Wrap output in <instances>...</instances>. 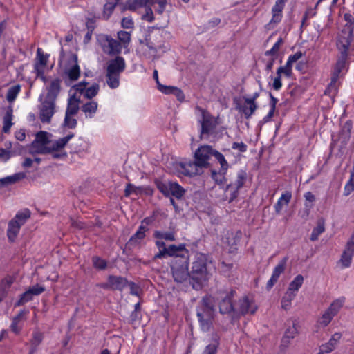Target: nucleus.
<instances>
[{
    "label": "nucleus",
    "mask_w": 354,
    "mask_h": 354,
    "mask_svg": "<svg viewBox=\"0 0 354 354\" xmlns=\"http://www.w3.org/2000/svg\"><path fill=\"white\" fill-rule=\"evenodd\" d=\"M62 82L59 77H55L39 97L41 102L39 107V119L42 123H50L56 112V100L62 90Z\"/></svg>",
    "instance_id": "nucleus-1"
},
{
    "label": "nucleus",
    "mask_w": 354,
    "mask_h": 354,
    "mask_svg": "<svg viewBox=\"0 0 354 354\" xmlns=\"http://www.w3.org/2000/svg\"><path fill=\"white\" fill-rule=\"evenodd\" d=\"M212 263L207 254L197 252L191 263L190 285L196 290L201 289L205 283L210 278V274L207 269L208 263Z\"/></svg>",
    "instance_id": "nucleus-2"
},
{
    "label": "nucleus",
    "mask_w": 354,
    "mask_h": 354,
    "mask_svg": "<svg viewBox=\"0 0 354 354\" xmlns=\"http://www.w3.org/2000/svg\"><path fill=\"white\" fill-rule=\"evenodd\" d=\"M171 257L172 259L169 266L174 281L177 283H183L189 281L190 283L189 250L186 245Z\"/></svg>",
    "instance_id": "nucleus-3"
},
{
    "label": "nucleus",
    "mask_w": 354,
    "mask_h": 354,
    "mask_svg": "<svg viewBox=\"0 0 354 354\" xmlns=\"http://www.w3.org/2000/svg\"><path fill=\"white\" fill-rule=\"evenodd\" d=\"M31 212L28 209L18 212L8 224L7 236L10 242H14L22 225L30 218Z\"/></svg>",
    "instance_id": "nucleus-4"
},
{
    "label": "nucleus",
    "mask_w": 354,
    "mask_h": 354,
    "mask_svg": "<svg viewBox=\"0 0 354 354\" xmlns=\"http://www.w3.org/2000/svg\"><path fill=\"white\" fill-rule=\"evenodd\" d=\"M74 136L73 133H70L66 136L57 140H51L48 148H44L41 152L44 154L51 153L53 158L55 159L66 158L67 156V153L64 150V148Z\"/></svg>",
    "instance_id": "nucleus-5"
},
{
    "label": "nucleus",
    "mask_w": 354,
    "mask_h": 354,
    "mask_svg": "<svg viewBox=\"0 0 354 354\" xmlns=\"http://www.w3.org/2000/svg\"><path fill=\"white\" fill-rule=\"evenodd\" d=\"M196 109L201 113V118L198 120V122L201 124V137L209 136L213 134L218 124V118L200 106H196Z\"/></svg>",
    "instance_id": "nucleus-6"
},
{
    "label": "nucleus",
    "mask_w": 354,
    "mask_h": 354,
    "mask_svg": "<svg viewBox=\"0 0 354 354\" xmlns=\"http://www.w3.org/2000/svg\"><path fill=\"white\" fill-rule=\"evenodd\" d=\"M351 45L348 41L343 40L342 41H337V48L340 53L337 61L333 68L331 75L340 77L341 73L345 71L346 72L348 68V51Z\"/></svg>",
    "instance_id": "nucleus-7"
},
{
    "label": "nucleus",
    "mask_w": 354,
    "mask_h": 354,
    "mask_svg": "<svg viewBox=\"0 0 354 354\" xmlns=\"http://www.w3.org/2000/svg\"><path fill=\"white\" fill-rule=\"evenodd\" d=\"M235 295L236 291L233 289L220 290L216 292L220 313L229 314L234 311L233 299Z\"/></svg>",
    "instance_id": "nucleus-8"
},
{
    "label": "nucleus",
    "mask_w": 354,
    "mask_h": 354,
    "mask_svg": "<svg viewBox=\"0 0 354 354\" xmlns=\"http://www.w3.org/2000/svg\"><path fill=\"white\" fill-rule=\"evenodd\" d=\"M155 245L159 251L153 257L152 260L153 261H156L158 259L166 258L167 257H171V256L176 255V253L178 252L181 248H183L185 244H171L167 247L163 240L156 239Z\"/></svg>",
    "instance_id": "nucleus-9"
},
{
    "label": "nucleus",
    "mask_w": 354,
    "mask_h": 354,
    "mask_svg": "<svg viewBox=\"0 0 354 354\" xmlns=\"http://www.w3.org/2000/svg\"><path fill=\"white\" fill-rule=\"evenodd\" d=\"M248 178V174L245 170L240 169L236 174V178L235 180L226 187L225 192H230V197L228 203H232L239 194V189H241Z\"/></svg>",
    "instance_id": "nucleus-10"
},
{
    "label": "nucleus",
    "mask_w": 354,
    "mask_h": 354,
    "mask_svg": "<svg viewBox=\"0 0 354 354\" xmlns=\"http://www.w3.org/2000/svg\"><path fill=\"white\" fill-rule=\"evenodd\" d=\"M215 149L209 145L200 146L194 153V158L198 162V165L204 168H208L210 166L209 160L213 157Z\"/></svg>",
    "instance_id": "nucleus-11"
},
{
    "label": "nucleus",
    "mask_w": 354,
    "mask_h": 354,
    "mask_svg": "<svg viewBox=\"0 0 354 354\" xmlns=\"http://www.w3.org/2000/svg\"><path fill=\"white\" fill-rule=\"evenodd\" d=\"M128 283L129 281L124 277L109 275L107 282L100 284V287L104 290L122 291Z\"/></svg>",
    "instance_id": "nucleus-12"
},
{
    "label": "nucleus",
    "mask_w": 354,
    "mask_h": 354,
    "mask_svg": "<svg viewBox=\"0 0 354 354\" xmlns=\"http://www.w3.org/2000/svg\"><path fill=\"white\" fill-rule=\"evenodd\" d=\"M344 19L346 24L337 41L346 40L351 45L354 31V17L351 13L346 12L344 15Z\"/></svg>",
    "instance_id": "nucleus-13"
},
{
    "label": "nucleus",
    "mask_w": 354,
    "mask_h": 354,
    "mask_svg": "<svg viewBox=\"0 0 354 354\" xmlns=\"http://www.w3.org/2000/svg\"><path fill=\"white\" fill-rule=\"evenodd\" d=\"M354 256V232L347 241L345 248L341 255L339 262L341 263L342 268H349L352 263L353 257Z\"/></svg>",
    "instance_id": "nucleus-14"
},
{
    "label": "nucleus",
    "mask_w": 354,
    "mask_h": 354,
    "mask_svg": "<svg viewBox=\"0 0 354 354\" xmlns=\"http://www.w3.org/2000/svg\"><path fill=\"white\" fill-rule=\"evenodd\" d=\"M50 136L51 134L47 131H40L35 135V139L32 142V147L35 152L39 154H44L41 151L44 148H48L50 143Z\"/></svg>",
    "instance_id": "nucleus-15"
},
{
    "label": "nucleus",
    "mask_w": 354,
    "mask_h": 354,
    "mask_svg": "<svg viewBox=\"0 0 354 354\" xmlns=\"http://www.w3.org/2000/svg\"><path fill=\"white\" fill-rule=\"evenodd\" d=\"M179 167L180 172L187 176L198 175L203 171V168L201 165H198V162L195 158L193 161L189 160L180 162Z\"/></svg>",
    "instance_id": "nucleus-16"
},
{
    "label": "nucleus",
    "mask_w": 354,
    "mask_h": 354,
    "mask_svg": "<svg viewBox=\"0 0 354 354\" xmlns=\"http://www.w3.org/2000/svg\"><path fill=\"white\" fill-rule=\"evenodd\" d=\"M103 51L110 55H118L121 53L122 45L119 41L106 35L104 44H102Z\"/></svg>",
    "instance_id": "nucleus-17"
},
{
    "label": "nucleus",
    "mask_w": 354,
    "mask_h": 354,
    "mask_svg": "<svg viewBox=\"0 0 354 354\" xmlns=\"http://www.w3.org/2000/svg\"><path fill=\"white\" fill-rule=\"evenodd\" d=\"M126 68V62L124 57L116 56L107 63L106 72L120 75Z\"/></svg>",
    "instance_id": "nucleus-18"
},
{
    "label": "nucleus",
    "mask_w": 354,
    "mask_h": 354,
    "mask_svg": "<svg viewBox=\"0 0 354 354\" xmlns=\"http://www.w3.org/2000/svg\"><path fill=\"white\" fill-rule=\"evenodd\" d=\"M216 301V296L213 297L211 295L204 296L201 301V306L197 309V312L214 314V307Z\"/></svg>",
    "instance_id": "nucleus-19"
},
{
    "label": "nucleus",
    "mask_w": 354,
    "mask_h": 354,
    "mask_svg": "<svg viewBox=\"0 0 354 354\" xmlns=\"http://www.w3.org/2000/svg\"><path fill=\"white\" fill-rule=\"evenodd\" d=\"M257 310V306L252 301L249 299L248 297H244L239 300V312L240 314L245 315L246 314L253 315Z\"/></svg>",
    "instance_id": "nucleus-20"
},
{
    "label": "nucleus",
    "mask_w": 354,
    "mask_h": 354,
    "mask_svg": "<svg viewBox=\"0 0 354 354\" xmlns=\"http://www.w3.org/2000/svg\"><path fill=\"white\" fill-rule=\"evenodd\" d=\"M196 315L201 329L204 332L209 331L213 325L214 314L197 312Z\"/></svg>",
    "instance_id": "nucleus-21"
},
{
    "label": "nucleus",
    "mask_w": 354,
    "mask_h": 354,
    "mask_svg": "<svg viewBox=\"0 0 354 354\" xmlns=\"http://www.w3.org/2000/svg\"><path fill=\"white\" fill-rule=\"evenodd\" d=\"M158 89L163 94L174 95L179 102H183L185 100L184 93L176 86H165L161 84L158 85Z\"/></svg>",
    "instance_id": "nucleus-22"
},
{
    "label": "nucleus",
    "mask_w": 354,
    "mask_h": 354,
    "mask_svg": "<svg viewBox=\"0 0 354 354\" xmlns=\"http://www.w3.org/2000/svg\"><path fill=\"white\" fill-rule=\"evenodd\" d=\"M44 337V333L39 331L38 329L32 332V338L30 341V348L28 354H35L37 352L38 346L42 342Z\"/></svg>",
    "instance_id": "nucleus-23"
},
{
    "label": "nucleus",
    "mask_w": 354,
    "mask_h": 354,
    "mask_svg": "<svg viewBox=\"0 0 354 354\" xmlns=\"http://www.w3.org/2000/svg\"><path fill=\"white\" fill-rule=\"evenodd\" d=\"M220 339L218 333H214L209 344L205 347L203 354H216L220 345Z\"/></svg>",
    "instance_id": "nucleus-24"
},
{
    "label": "nucleus",
    "mask_w": 354,
    "mask_h": 354,
    "mask_svg": "<svg viewBox=\"0 0 354 354\" xmlns=\"http://www.w3.org/2000/svg\"><path fill=\"white\" fill-rule=\"evenodd\" d=\"M292 198V193L290 191H286L277 200L274 205L276 214H280L284 205H288Z\"/></svg>",
    "instance_id": "nucleus-25"
},
{
    "label": "nucleus",
    "mask_w": 354,
    "mask_h": 354,
    "mask_svg": "<svg viewBox=\"0 0 354 354\" xmlns=\"http://www.w3.org/2000/svg\"><path fill=\"white\" fill-rule=\"evenodd\" d=\"M72 60L74 64L67 70L66 74L70 80L76 81L80 75V68L77 62V56L73 55Z\"/></svg>",
    "instance_id": "nucleus-26"
},
{
    "label": "nucleus",
    "mask_w": 354,
    "mask_h": 354,
    "mask_svg": "<svg viewBox=\"0 0 354 354\" xmlns=\"http://www.w3.org/2000/svg\"><path fill=\"white\" fill-rule=\"evenodd\" d=\"M13 110L12 107H8L6 111V113L3 118V128L2 132L4 133H9L10 131V129L13 125L12 123V117H13Z\"/></svg>",
    "instance_id": "nucleus-27"
},
{
    "label": "nucleus",
    "mask_w": 354,
    "mask_h": 354,
    "mask_svg": "<svg viewBox=\"0 0 354 354\" xmlns=\"http://www.w3.org/2000/svg\"><path fill=\"white\" fill-rule=\"evenodd\" d=\"M257 104H247L244 102L243 104H237L236 109L244 115L245 119H249L257 109Z\"/></svg>",
    "instance_id": "nucleus-28"
},
{
    "label": "nucleus",
    "mask_w": 354,
    "mask_h": 354,
    "mask_svg": "<svg viewBox=\"0 0 354 354\" xmlns=\"http://www.w3.org/2000/svg\"><path fill=\"white\" fill-rule=\"evenodd\" d=\"M120 0H106L104 5L102 18L108 20L113 14Z\"/></svg>",
    "instance_id": "nucleus-29"
},
{
    "label": "nucleus",
    "mask_w": 354,
    "mask_h": 354,
    "mask_svg": "<svg viewBox=\"0 0 354 354\" xmlns=\"http://www.w3.org/2000/svg\"><path fill=\"white\" fill-rule=\"evenodd\" d=\"M98 104L94 100H90L81 106V110L85 113L86 118H92L95 114Z\"/></svg>",
    "instance_id": "nucleus-30"
},
{
    "label": "nucleus",
    "mask_w": 354,
    "mask_h": 354,
    "mask_svg": "<svg viewBox=\"0 0 354 354\" xmlns=\"http://www.w3.org/2000/svg\"><path fill=\"white\" fill-rule=\"evenodd\" d=\"M339 77L331 75L330 82L324 91V95H328L330 97H334L336 95L339 88Z\"/></svg>",
    "instance_id": "nucleus-31"
},
{
    "label": "nucleus",
    "mask_w": 354,
    "mask_h": 354,
    "mask_svg": "<svg viewBox=\"0 0 354 354\" xmlns=\"http://www.w3.org/2000/svg\"><path fill=\"white\" fill-rule=\"evenodd\" d=\"M79 103L80 100L75 95L71 96L68 100L65 114L75 115L80 109Z\"/></svg>",
    "instance_id": "nucleus-32"
},
{
    "label": "nucleus",
    "mask_w": 354,
    "mask_h": 354,
    "mask_svg": "<svg viewBox=\"0 0 354 354\" xmlns=\"http://www.w3.org/2000/svg\"><path fill=\"white\" fill-rule=\"evenodd\" d=\"M153 237L156 239L174 241H176V232L174 231L155 230L153 233Z\"/></svg>",
    "instance_id": "nucleus-33"
},
{
    "label": "nucleus",
    "mask_w": 354,
    "mask_h": 354,
    "mask_svg": "<svg viewBox=\"0 0 354 354\" xmlns=\"http://www.w3.org/2000/svg\"><path fill=\"white\" fill-rule=\"evenodd\" d=\"M346 301V298L344 297H340L335 300H334L330 305V306L326 309L334 317L337 315L339 312L340 309L344 306Z\"/></svg>",
    "instance_id": "nucleus-34"
},
{
    "label": "nucleus",
    "mask_w": 354,
    "mask_h": 354,
    "mask_svg": "<svg viewBox=\"0 0 354 354\" xmlns=\"http://www.w3.org/2000/svg\"><path fill=\"white\" fill-rule=\"evenodd\" d=\"M185 190L176 182L169 183V195L171 194L177 199H180L185 194Z\"/></svg>",
    "instance_id": "nucleus-35"
},
{
    "label": "nucleus",
    "mask_w": 354,
    "mask_h": 354,
    "mask_svg": "<svg viewBox=\"0 0 354 354\" xmlns=\"http://www.w3.org/2000/svg\"><path fill=\"white\" fill-rule=\"evenodd\" d=\"M304 277L301 274L297 275L294 279L290 283L289 286L286 292H290L297 295L299 289L302 286L304 283Z\"/></svg>",
    "instance_id": "nucleus-36"
},
{
    "label": "nucleus",
    "mask_w": 354,
    "mask_h": 354,
    "mask_svg": "<svg viewBox=\"0 0 354 354\" xmlns=\"http://www.w3.org/2000/svg\"><path fill=\"white\" fill-rule=\"evenodd\" d=\"M213 157L220 164L221 172L223 174L227 173L230 168V165L225 159V156L222 153L215 149V151L213 153Z\"/></svg>",
    "instance_id": "nucleus-37"
},
{
    "label": "nucleus",
    "mask_w": 354,
    "mask_h": 354,
    "mask_svg": "<svg viewBox=\"0 0 354 354\" xmlns=\"http://www.w3.org/2000/svg\"><path fill=\"white\" fill-rule=\"evenodd\" d=\"M49 55L44 53L41 48H38L37 50V55L35 62L34 65H37L41 67H45L48 62Z\"/></svg>",
    "instance_id": "nucleus-38"
},
{
    "label": "nucleus",
    "mask_w": 354,
    "mask_h": 354,
    "mask_svg": "<svg viewBox=\"0 0 354 354\" xmlns=\"http://www.w3.org/2000/svg\"><path fill=\"white\" fill-rule=\"evenodd\" d=\"M289 257L288 256L281 259L278 264L274 267L272 275L279 279L280 275L284 272L286 270V263Z\"/></svg>",
    "instance_id": "nucleus-39"
},
{
    "label": "nucleus",
    "mask_w": 354,
    "mask_h": 354,
    "mask_svg": "<svg viewBox=\"0 0 354 354\" xmlns=\"http://www.w3.org/2000/svg\"><path fill=\"white\" fill-rule=\"evenodd\" d=\"M21 86L17 84L10 86L6 94V100L8 102L12 103L15 101L19 93L21 92Z\"/></svg>",
    "instance_id": "nucleus-40"
},
{
    "label": "nucleus",
    "mask_w": 354,
    "mask_h": 354,
    "mask_svg": "<svg viewBox=\"0 0 354 354\" xmlns=\"http://www.w3.org/2000/svg\"><path fill=\"white\" fill-rule=\"evenodd\" d=\"M93 267L97 270H104L107 268L108 262L106 259L99 256H93L91 258Z\"/></svg>",
    "instance_id": "nucleus-41"
},
{
    "label": "nucleus",
    "mask_w": 354,
    "mask_h": 354,
    "mask_svg": "<svg viewBox=\"0 0 354 354\" xmlns=\"http://www.w3.org/2000/svg\"><path fill=\"white\" fill-rule=\"evenodd\" d=\"M120 75L106 72V84L111 89L117 88L120 85Z\"/></svg>",
    "instance_id": "nucleus-42"
},
{
    "label": "nucleus",
    "mask_w": 354,
    "mask_h": 354,
    "mask_svg": "<svg viewBox=\"0 0 354 354\" xmlns=\"http://www.w3.org/2000/svg\"><path fill=\"white\" fill-rule=\"evenodd\" d=\"M145 6L151 8L153 5L158 4V7L156 9V12L158 14H162L165 10V7L167 3V0H145Z\"/></svg>",
    "instance_id": "nucleus-43"
},
{
    "label": "nucleus",
    "mask_w": 354,
    "mask_h": 354,
    "mask_svg": "<svg viewBox=\"0 0 354 354\" xmlns=\"http://www.w3.org/2000/svg\"><path fill=\"white\" fill-rule=\"evenodd\" d=\"M34 72L36 74L37 77H39L41 80H42L44 84V88H46V85L52 80H53L55 78H52L50 77H46L45 75V71H44V67H41L37 65H34Z\"/></svg>",
    "instance_id": "nucleus-44"
},
{
    "label": "nucleus",
    "mask_w": 354,
    "mask_h": 354,
    "mask_svg": "<svg viewBox=\"0 0 354 354\" xmlns=\"http://www.w3.org/2000/svg\"><path fill=\"white\" fill-rule=\"evenodd\" d=\"M296 297V294L291 293L290 292H286L285 295L282 297L281 304V308L285 310H288L292 304V301Z\"/></svg>",
    "instance_id": "nucleus-45"
},
{
    "label": "nucleus",
    "mask_w": 354,
    "mask_h": 354,
    "mask_svg": "<svg viewBox=\"0 0 354 354\" xmlns=\"http://www.w3.org/2000/svg\"><path fill=\"white\" fill-rule=\"evenodd\" d=\"M334 316L332 315L327 310L318 319L317 324L319 327H326L333 320Z\"/></svg>",
    "instance_id": "nucleus-46"
},
{
    "label": "nucleus",
    "mask_w": 354,
    "mask_h": 354,
    "mask_svg": "<svg viewBox=\"0 0 354 354\" xmlns=\"http://www.w3.org/2000/svg\"><path fill=\"white\" fill-rule=\"evenodd\" d=\"M283 43V39L281 37H279L277 39V41L274 44L270 50H266L265 52V55L267 57L270 56V57H277L278 52H279L280 47Z\"/></svg>",
    "instance_id": "nucleus-47"
},
{
    "label": "nucleus",
    "mask_w": 354,
    "mask_h": 354,
    "mask_svg": "<svg viewBox=\"0 0 354 354\" xmlns=\"http://www.w3.org/2000/svg\"><path fill=\"white\" fill-rule=\"evenodd\" d=\"M325 231L324 222L319 221L317 225L313 228L310 239L313 241H317L321 234Z\"/></svg>",
    "instance_id": "nucleus-48"
},
{
    "label": "nucleus",
    "mask_w": 354,
    "mask_h": 354,
    "mask_svg": "<svg viewBox=\"0 0 354 354\" xmlns=\"http://www.w3.org/2000/svg\"><path fill=\"white\" fill-rule=\"evenodd\" d=\"M227 173L223 174L221 172V169L220 168L218 171L216 169L211 170V178L215 181V183L218 185H222L225 180V175Z\"/></svg>",
    "instance_id": "nucleus-49"
},
{
    "label": "nucleus",
    "mask_w": 354,
    "mask_h": 354,
    "mask_svg": "<svg viewBox=\"0 0 354 354\" xmlns=\"http://www.w3.org/2000/svg\"><path fill=\"white\" fill-rule=\"evenodd\" d=\"M127 8L131 11H136L138 8L145 7V0H128L127 1Z\"/></svg>",
    "instance_id": "nucleus-50"
},
{
    "label": "nucleus",
    "mask_w": 354,
    "mask_h": 354,
    "mask_svg": "<svg viewBox=\"0 0 354 354\" xmlns=\"http://www.w3.org/2000/svg\"><path fill=\"white\" fill-rule=\"evenodd\" d=\"M277 73L283 74L286 77H290L292 74V63L287 59L284 66L277 68Z\"/></svg>",
    "instance_id": "nucleus-51"
},
{
    "label": "nucleus",
    "mask_w": 354,
    "mask_h": 354,
    "mask_svg": "<svg viewBox=\"0 0 354 354\" xmlns=\"http://www.w3.org/2000/svg\"><path fill=\"white\" fill-rule=\"evenodd\" d=\"M283 17V11H281L280 9H276L272 8V19H270L268 26H272V24L277 25L281 22Z\"/></svg>",
    "instance_id": "nucleus-52"
},
{
    "label": "nucleus",
    "mask_w": 354,
    "mask_h": 354,
    "mask_svg": "<svg viewBox=\"0 0 354 354\" xmlns=\"http://www.w3.org/2000/svg\"><path fill=\"white\" fill-rule=\"evenodd\" d=\"M118 39L121 45L127 47L131 41V33L127 31L120 30L118 32Z\"/></svg>",
    "instance_id": "nucleus-53"
},
{
    "label": "nucleus",
    "mask_w": 354,
    "mask_h": 354,
    "mask_svg": "<svg viewBox=\"0 0 354 354\" xmlns=\"http://www.w3.org/2000/svg\"><path fill=\"white\" fill-rule=\"evenodd\" d=\"M297 333V328L296 324H293L292 326L288 328L285 331L284 336L283 337V342H286L290 339H293Z\"/></svg>",
    "instance_id": "nucleus-54"
},
{
    "label": "nucleus",
    "mask_w": 354,
    "mask_h": 354,
    "mask_svg": "<svg viewBox=\"0 0 354 354\" xmlns=\"http://www.w3.org/2000/svg\"><path fill=\"white\" fill-rule=\"evenodd\" d=\"M354 191V171L351 172L350 178L346 183L344 189V195L348 196Z\"/></svg>",
    "instance_id": "nucleus-55"
},
{
    "label": "nucleus",
    "mask_w": 354,
    "mask_h": 354,
    "mask_svg": "<svg viewBox=\"0 0 354 354\" xmlns=\"http://www.w3.org/2000/svg\"><path fill=\"white\" fill-rule=\"evenodd\" d=\"M33 295L28 290L21 295L19 299L15 303V306H20L32 300Z\"/></svg>",
    "instance_id": "nucleus-56"
},
{
    "label": "nucleus",
    "mask_w": 354,
    "mask_h": 354,
    "mask_svg": "<svg viewBox=\"0 0 354 354\" xmlns=\"http://www.w3.org/2000/svg\"><path fill=\"white\" fill-rule=\"evenodd\" d=\"M25 177V174L24 173H17L12 176H8L3 179H2V182L7 184H13L17 183V181L23 179Z\"/></svg>",
    "instance_id": "nucleus-57"
},
{
    "label": "nucleus",
    "mask_w": 354,
    "mask_h": 354,
    "mask_svg": "<svg viewBox=\"0 0 354 354\" xmlns=\"http://www.w3.org/2000/svg\"><path fill=\"white\" fill-rule=\"evenodd\" d=\"M74 115L65 114L64 120V127L68 129H75L77 127V121L73 118Z\"/></svg>",
    "instance_id": "nucleus-58"
},
{
    "label": "nucleus",
    "mask_w": 354,
    "mask_h": 354,
    "mask_svg": "<svg viewBox=\"0 0 354 354\" xmlns=\"http://www.w3.org/2000/svg\"><path fill=\"white\" fill-rule=\"evenodd\" d=\"M157 189L165 196H169V184L167 185L165 183L156 180L155 181Z\"/></svg>",
    "instance_id": "nucleus-59"
},
{
    "label": "nucleus",
    "mask_w": 354,
    "mask_h": 354,
    "mask_svg": "<svg viewBox=\"0 0 354 354\" xmlns=\"http://www.w3.org/2000/svg\"><path fill=\"white\" fill-rule=\"evenodd\" d=\"M146 236V234H143L142 232L136 231V233L131 236L128 241V244L136 245L138 244L141 240L144 239Z\"/></svg>",
    "instance_id": "nucleus-60"
},
{
    "label": "nucleus",
    "mask_w": 354,
    "mask_h": 354,
    "mask_svg": "<svg viewBox=\"0 0 354 354\" xmlns=\"http://www.w3.org/2000/svg\"><path fill=\"white\" fill-rule=\"evenodd\" d=\"M99 91V85L97 84H95L92 85L91 86L86 88L84 92V96L88 99H92L93 97H95Z\"/></svg>",
    "instance_id": "nucleus-61"
},
{
    "label": "nucleus",
    "mask_w": 354,
    "mask_h": 354,
    "mask_svg": "<svg viewBox=\"0 0 354 354\" xmlns=\"http://www.w3.org/2000/svg\"><path fill=\"white\" fill-rule=\"evenodd\" d=\"M342 334L341 333H335L327 342L331 344V346L335 350L342 339Z\"/></svg>",
    "instance_id": "nucleus-62"
},
{
    "label": "nucleus",
    "mask_w": 354,
    "mask_h": 354,
    "mask_svg": "<svg viewBox=\"0 0 354 354\" xmlns=\"http://www.w3.org/2000/svg\"><path fill=\"white\" fill-rule=\"evenodd\" d=\"M281 77H282V74L277 73L276 77L274 78L273 82L272 84V88L274 91H278L282 88L283 84H282V81H281Z\"/></svg>",
    "instance_id": "nucleus-63"
},
{
    "label": "nucleus",
    "mask_w": 354,
    "mask_h": 354,
    "mask_svg": "<svg viewBox=\"0 0 354 354\" xmlns=\"http://www.w3.org/2000/svg\"><path fill=\"white\" fill-rule=\"evenodd\" d=\"M121 26L124 29H132L134 27V22L131 17H123L121 21Z\"/></svg>",
    "instance_id": "nucleus-64"
}]
</instances>
